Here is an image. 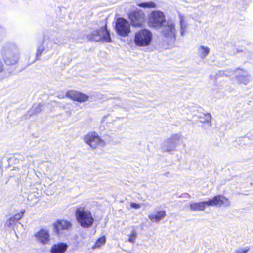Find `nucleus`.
Returning <instances> with one entry per match:
<instances>
[{
  "label": "nucleus",
  "instance_id": "f257e3e1",
  "mask_svg": "<svg viewBox=\"0 0 253 253\" xmlns=\"http://www.w3.org/2000/svg\"><path fill=\"white\" fill-rule=\"evenodd\" d=\"M223 205L225 206L230 205L228 199L222 195H218L207 201L190 203L189 206L192 211H203L206 206L221 207Z\"/></svg>",
  "mask_w": 253,
  "mask_h": 253
},
{
  "label": "nucleus",
  "instance_id": "f03ea898",
  "mask_svg": "<svg viewBox=\"0 0 253 253\" xmlns=\"http://www.w3.org/2000/svg\"><path fill=\"white\" fill-rule=\"evenodd\" d=\"M75 216L77 222L84 228L91 227L94 222L91 211L84 206L77 207Z\"/></svg>",
  "mask_w": 253,
  "mask_h": 253
},
{
  "label": "nucleus",
  "instance_id": "7ed1b4c3",
  "mask_svg": "<svg viewBox=\"0 0 253 253\" xmlns=\"http://www.w3.org/2000/svg\"><path fill=\"white\" fill-rule=\"evenodd\" d=\"M224 75L225 76L235 75L238 82L245 85L247 84L251 80L250 76L248 74V72L240 68H237L235 70H227L219 71L216 74V76L219 77Z\"/></svg>",
  "mask_w": 253,
  "mask_h": 253
},
{
  "label": "nucleus",
  "instance_id": "20e7f679",
  "mask_svg": "<svg viewBox=\"0 0 253 253\" xmlns=\"http://www.w3.org/2000/svg\"><path fill=\"white\" fill-rule=\"evenodd\" d=\"M152 32L147 29H142L137 31L134 35V42L139 47L149 46L152 41Z\"/></svg>",
  "mask_w": 253,
  "mask_h": 253
},
{
  "label": "nucleus",
  "instance_id": "39448f33",
  "mask_svg": "<svg viewBox=\"0 0 253 253\" xmlns=\"http://www.w3.org/2000/svg\"><path fill=\"white\" fill-rule=\"evenodd\" d=\"M162 33L169 43H173L176 40L175 22L172 19L166 20L162 26Z\"/></svg>",
  "mask_w": 253,
  "mask_h": 253
},
{
  "label": "nucleus",
  "instance_id": "423d86ee",
  "mask_svg": "<svg viewBox=\"0 0 253 253\" xmlns=\"http://www.w3.org/2000/svg\"><path fill=\"white\" fill-rule=\"evenodd\" d=\"M2 54L5 63L8 65L16 64L19 59V51L14 44L10 45L9 47H4Z\"/></svg>",
  "mask_w": 253,
  "mask_h": 253
},
{
  "label": "nucleus",
  "instance_id": "0eeeda50",
  "mask_svg": "<svg viewBox=\"0 0 253 253\" xmlns=\"http://www.w3.org/2000/svg\"><path fill=\"white\" fill-rule=\"evenodd\" d=\"M106 26L105 25L99 29L94 30L91 34L87 35V39L96 42L103 41L106 42H111V38Z\"/></svg>",
  "mask_w": 253,
  "mask_h": 253
},
{
  "label": "nucleus",
  "instance_id": "6e6552de",
  "mask_svg": "<svg viewBox=\"0 0 253 253\" xmlns=\"http://www.w3.org/2000/svg\"><path fill=\"white\" fill-rule=\"evenodd\" d=\"M166 21L165 16L163 12L154 10L149 15L148 24L150 27L158 28L162 27Z\"/></svg>",
  "mask_w": 253,
  "mask_h": 253
},
{
  "label": "nucleus",
  "instance_id": "1a4fd4ad",
  "mask_svg": "<svg viewBox=\"0 0 253 253\" xmlns=\"http://www.w3.org/2000/svg\"><path fill=\"white\" fill-rule=\"evenodd\" d=\"M115 29L116 33L122 37H126L130 32V24L124 18L117 19Z\"/></svg>",
  "mask_w": 253,
  "mask_h": 253
},
{
  "label": "nucleus",
  "instance_id": "9d476101",
  "mask_svg": "<svg viewBox=\"0 0 253 253\" xmlns=\"http://www.w3.org/2000/svg\"><path fill=\"white\" fill-rule=\"evenodd\" d=\"M84 140L93 149H95L97 147H103L105 144L104 141L95 132L88 133L84 137Z\"/></svg>",
  "mask_w": 253,
  "mask_h": 253
},
{
  "label": "nucleus",
  "instance_id": "9b49d317",
  "mask_svg": "<svg viewBox=\"0 0 253 253\" xmlns=\"http://www.w3.org/2000/svg\"><path fill=\"white\" fill-rule=\"evenodd\" d=\"M181 135L178 134H173L170 138L166 140L162 146L164 152H171L175 150L176 147L179 145Z\"/></svg>",
  "mask_w": 253,
  "mask_h": 253
},
{
  "label": "nucleus",
  "instance_id": "f8f14e48",
  "mask_svg": "<svg viewBox=\"0 0 253 253\" xmlns=\"http://www.w3.org/2000/svg\"><path fill=\"white\" fill-rule=\"evenodd\" d=\"M145 14L141 10H136L131 12L128 14L131 25L133 27H139L143 26L145 21Z\"/></svg>",
  "mask_w": 253,
  "mask_h": 253
},
{
  "label": "nucleus",
  "instance_id": "ddd939ff",
  "mask_svg": "<svg viewBox=\"0 0 253 253\" xmlns=\"http://www.w3.org/2000/svg\"><path fill=\"white\" fill-rule=\"evenodd\" d=\"M57 97L60 99L64 98L66 97L73 100L80 102H85L88 100L89 98L88 96L86 94L75 90H69L66 92L65 95L58 94Z\"/></svg>",
  "mask_w": 253,
  "mask_h": 253
},
{
  "label": "nucleus",
  "instance_id": "4468645a",
  "mask_svg": "<svg viewBox=\"0 0 253 253\" xmlns=\"http://www.w3.org/2000/svg\"><path fill=\"white\" fill-rule=\"evenodd\" d=\"M54 231L58 235L62 233L64 230H69L72 228V224L66 220H57L53 224Z\"/></svg>",
  "mask_w": 253,
  "mask_h": 253
},
{
  "label": "nucleus",
  "instance_id": "2eb2a0df",
  "mask_svg": "<svg viewBox=\"0 0 253 253\" xmlns=\"http://www.w3.org/2000/svg\"><path fill=\"white\" fill-rule=\"evenodd\" d=\"M64 43L61 38L58 36L57 33L55 31H52L49 35L46 36L43 41V43L52 45V47L53 44L59 46Z\"/></svg>",
  "mask_w": 253,
  "mask_h": 253
},
{
  "label": "nucleus",
  "instance_id": "dca6fc26",
  "mask_svg": "<svg viewBox=\"0 0 253 253\" xmlns=\"http://www.w3.org/2000/svg\"><path fill=\"white\" fill-rule=\"evenodd\" d=\"M37 239L43 244H47L49 241V234L47 230L41 229L35 234Z\"/></svg>",
  "mask_w": 253,
  "mask_h": 253
},
{
  "label": "nucleus",
  "instance_id": "f3484780",
  "mask_svg": "<svg viewBox=\"0 0 253 253\" xmlns=\"http://www.w3.org/2000/svg\"><path fill=\"white\" fill-rule=\"evenodd\" d=\"M68 247L66 243H59L52 247L50 252L51 253H64L67 250Z\"/></svg>",
  "mask_w": 253,
  "mask_h": 253
},
{
  "label": "nucleus",
  "instance_id": "a211bd4d",
  "mask_svg": "<svg viewBox=\"0 0 253 253\" xmlns=\"http://www.w3.org/2000/svg\"><path fill=\"white\" fill-rule=\"evenodd\" d=\"M166 215V212L164 211H159L156 214H153L149 215V218L153 222H158Z\"/></svg>",
  "mask_w": 253,
  "mask_h": 253
},
{
  "label": "nucleus",
  "instance_id": "6ab92c4d",
  "mask_svg": "<svg viewBox=\"0 0 253 253\" xmlns=\"http://www.w3.org/2000/svg\"><path fill=\"white\" fill-rule=\"evenodd\" d=\"M46 47H44L42 45L39 46L37 48V51L36 55V59L35 60H38L39 59V57L42 53H46L48 52L52 48V45L46 44Z\"/></svg>",
  "mask_w": 253,
  "mask_h": 253
},
{
  "label": "nucleus",
  "instance_id": "aec40b11",
  "mask_svg": "<svg viewBox=\"0 0 253 253\" xmlns=\"http://www.w3.org/2000/svg\"><path fill=\"white\" fill-rule=\"evenodd\" d=\"M210 49L208 47L203 45L200 46L197 49V53L199 57L204 59L209 54Z\"/></svg>",
  "mask_w": 253,
  "mask_h": 253
},
{
  "label": "nucleus",
  "instance_id": "412c9836",
  "mask_svg": "<svg viewBox=\"0 0 253 253\" xmlns=\"http://www.w3.org/2000/svg\"><path fill=\"white\" fill-rule=\"evenodd\" d=\"M211 115L210 113L203 114L199 117V121L202 123H207L210 127L211 126Z\"/></svg>",
  "mask_w": 253,
  "mask_h": 253
},
{
  "label": "nucleus",
  "instance_id": "4be33fe9",
  "mask_svg": "<svg viewBox=\"0 0 253 253\" xmlns=\"http://www.w3.org/2000/svg\"><path fill=\"white\" fill-rule=\"evenodd\" d=\"M137 6L143 8H154L156 7V4L153 1L139 2Z\"/></svg>",
  "mask_w": 253,
  "mask_h": 253
},
{
  "label": "nucleus",
  "instance_id": "5701e85b",
  "mask_svg": "<svg viewBox=\"0 0 253 253\" xmlns=\"http://www.w3.org/2000/svg\"><path fill=\"white\" fill-rule=\"evenodd\" d=\"M106 243V237L104 235L101 237L99 238L96 241L94 245L93 246V248H99L104 245Z\"/></svg>",
  "mask_w": 253,
  "mask_h": 253
},
{
  "label": "nucleus",
  "instance_id": "b1692460",
  "mask_svg": "<svg viewBox=\"0 0 253 253\" xmlns=\"http://www.w3.org/2000/svg\"><path fill=\"white\" fill-rule=\"evenodd\" d=\"M180 34L183 36L187 27L185 22L182 16H180Z\"/></svg>",
  "mask_w": 253,
  "mask_h": 253
},
{
  "label": "nucleus",
  "instance_id": "393cba45",
  "mask_svg": "<svg viewBox=\"0 0 253 253\" xmlns=\"http://www.w3.org/2000/svg\"><path fill=\"white\" fill-rule=\"evenodd\" d=\"M42 107L43 105L41 104H39L38 105H34L32 107L31 110L29 111V112H30L31 111H33V114H37L40 113L42 110Z\"/></svg>",
  "mask_w": 253,
  "mask_h": 253
},
{
  "label": "nucleus",
  "instance_id": "a878e982",
  "mask_svg": "<svg viewBox=\"0 0 253 253\" xmlns=\"http://www.w3.org/2000/svg\"><path fill=\"white\" fill-rule=\"evenodd\" d=\"M137 237V233L135 230H133L129 235L128 241L130 243H134Z\"/></svg>",
  "mask_w": 253,
  "mask_h": 253
},
{
  "label": "nucleus",
  "instance_id": "bb28decb",
  "mask_svg": "<svg viewBox=\"0 0 253 253\" xmlns=\"http://www.w3.org/2000/svg\"><path fill=\"white\" fill-rule=\"evenodd\" d=\"M17 222L15 220L13 217L8 219L5 223L6 225L8 227H11L15 225Z\"/></svg>",
  "mask_w": 253,
  "mask_h": 253
},
{
  "label": "nucleus",
  "instance_id": "cd10ccee",
  "mask_svg": "<svg viewBox=\"0 0 253 253\" xmlns=\"http://www.w3.org/2000/svg\"><path fill=\"white\" fill-rule=\"evenodd\" d=\"M250 250L249 247H247L245 249L239 248L235 250V253H247Z\"/></svg>",
  "mask_w": 253,
  "mask_h": 253
},
{
  "label": "nucleus",
  "instance_id": "c85d7f7f",
  "mask_svg": "<svg viewBox=\"0 0 253 253\" xmlns=\"http://www.w3.org/2000/svg\"><path fill=\"white\" fill-rule=\"evenodd\" d=\"M13 218L15 219V220L17 222V223L20 224V223L18 222V221L23 217L22 214H20L19 213H17L15 214L14 216H12Z\"/></svg>",
  "mask_w": 253,
  "mask_h": 253
},
{
  "label": "nucleus",
  "instance_id": "c756f323",
  "mask_svg": "<svg viewBox=\"0 0 253 253\" xmlns=\"http://www.w3.org/2000/svg\"><path fill=\"white\" fill-rule=\"evenodd\" d=\"M131 207L137 209L140 208V205L139 204L136 203H131L130 204Z\"/></svg>",
  "mask_w": 253,
  "mask_h": 253
},
{
  "label": "nucleus",
  "instance_id": "7c9ffc66",
  "mask_svg": "<svg viewBox=\"0 0 253 253\" xmlns=\"http://www.w3.org/2000/svg\"><path fill=\"white\" fill-rule=\"evenodd\" d=\"M3 71V64L1 60L0 59V73Z\"/></svg>",
  "mask_w": 253,
  "mask_h": 253
},
{
  "label": "nucleus",
  "instance_id": "2f4dec72",
  "mask_svg": "<svg viewBox=\"0 0 253 253\" xmlns=\"http://www.w3.org/2000/svg\"><path fill=\"white\" fill-rule=\"evenodd\" d=\"M25 212V210L24 209H22V210H21V211H20L19 213L22 214V216H23V215Z\"/></svg>",
  "mask_w": 253,
  "mask_h": 253
}]
</instances>
